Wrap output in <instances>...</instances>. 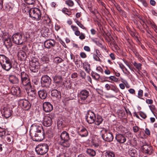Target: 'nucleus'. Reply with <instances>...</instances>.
Here are the masks:
<instances>
[{
	"mask_svg": "<svg viewBox=\"0 0 157 157\" xmlns=\"http://www.w3.org/2000/svg\"><path fill=\"white\" fill-rule=\"evenodd\" d=\"M57 141L59 145L66 148L69 147L72 143L69 134L65 131L61 133L58 137Z\"/></svg>",
	"mask_w": 157,
	"mask_h": 157,
	"instance_id": "1",
	"label": "nucleus"
},
{
	"mask_svg": "<svg viewBox=\"0 0 157 157\" xmlns=\"http://www.w3.org/2000/svg\"><path fill=\"white\" fill-rule=\"evenodd\" d=\"M33 140L36 141H40L44 139L43 128L41 127L35 126L33 130H31Z\"/></svg>",
	"mask_w": 157,
	"mask_h": 157,
	"instance_id": "2",
	"label": "nucleus"
},
{
	"mask_svg": "<svg viewBox=\"0 0 157 157\" xmlns=\"http://www.w3.org/2000/svg\"><path fill=\"white\" fill-rule=\"evenodd\" d=\"M13 42L18 45L21 44L24 42L26 41L27 37L20 33H17L13 34L12 36Z\"/></svg>",
	"mask_w": 157,
	"mask_h": 157,
	"instance_id": "3",
	"label": "nucleus"
},
{
	"mask_svg": "<svg viewBox=\"0 0 157 157\" xmlns=\"http://www.w3.org/2000/svg\"><path fill=\"white\" fill-rule=\"evenodd\" d=\"M103 132V133L101 134V136L104 140L109 142H110L113 140V136L110 130L103 128L101 131V132Z\"/></svg>",
	"mask_w": 157,
	"mask_h": 157,
	"instance_id": "4",
	"label": "nucleus"
},
{
	"mask_svg": "<svg viewBox=\"0 0 157 157\" xmlns=\"http://www.w3.org/2000/svg\"><path fill=\"white\" fill-rule=\"evenodd\" d=\"M48 145L45 144L38 145L35 148V150L37 154L43 155L46 154L48 150Z\"/></svg>",
	"mask_w": 157,
	"mask_h": 157,
	"instance_id": "5",
	"label": "nucleus"
},
{
	"mask_svg": "<svg viewBox=\"0 0 157 157\" xmlns=\"http://www.w3.org/2000/svg\"><path fill=\"white\" fill-rule=\"evenodd\" d=\"M29 14L30 17L39 20L41 17V13L40 10L36 8H31L29 10Z\"/></svg>",
	"mask_w": 157,
	"mask_h": 157,
	"instance_id": "6",
	"label": "nucleus"
},
{
	"mask_svg": "<svg viewBox=\"0 0 157 157\" xmlns=\"http://www.w3.org/2000/svg\"><path fill=\"white\" fill-rule=\"evenodd\" d=\"M21 84L24 86L31 87L29 76L25 72L23 71L21 74Z\"/></svg>",
	"mask_w": 157,
	"mask_h": 157,
	"instance_id": "7",
	"label": "nucleus"
},
{
	"mask_svg": "<svg viewBox=\"0 0 157 157\" xmlns=\"http://www.w3.org/2000/svg\"><path fill=\"white\" fill-rule=\"evenodd\" d=\"M19 105L25 110H28L31 107V104L29 101L25 99H20L19 101Z\"/></svg>",
	"mask_w": 157,
	"mask_h": 157,
	"instance_id": "8",
	"label": "nucleus"
},
{
	"mask_svg": "<svg viewBox=\"0 0 157 157\" xmlns=\"http://www.w3.org/2000/svg\"><path fill=\"white\" fill-rule=\"evenodd\" d=\"M95 115L94 113L91 111H88L86 116V119L89 124L94 122Z\"/></svg>",
	"mask_w": 157,
	"mask_h": 157,
	"instance_id": "9",
	"label": "nucleus"
},
{
	"mask_svg": "<svg viewBox=\"0 0 157 157\" xmlns=\"http://www.w3.org/2000/svg\"><path fill=\"white\" fill-rule=\"evenodd\" d=\"M39 63L36 60L31 61L30 63L29 68L30 70L33 72L36 73L38 72L39 68Z\"/></svg>",
	"mask_w": 157,
	"mask_h": 157,
	"instance_id": "10",
	"label": "nucleus"
},
{
	"mask_svg": "<svg viewBox=\"0 0 157 157\" xmlns=\"http://www.w3.org/2000/svg\"><path fill=\"white\" fill-rule=\"evenodd\" d=\"M51 82V78L47 75L43 76L41 78V82L42 86H48L50 84Z\"/></svg>",
	"mask_w": 157,
	"mask_h": 157,
	"instance_id": "11",
	"label": "nucleus"
},
{
	"mask_svg": "<svg viewBox=\"0 0 157 157\" xmlns=\"http://www.w3.org/2000/svg\"><path fill=\"white\" fill-rule=\"evenodd\" d=\"M12 112L11 109L7 106L4 107L1 111L2 116L6 118H9L11 116Z\"/></svg>",
	"mask_w": 157,
	"mask_h": 157,
	"instance_id": "12",
	"label": "nucleus"
},
{
	"mask_svg": "<svg viewBox=\"0 0 157 157\" xmlns=\"http://www.w3.org/2000/svg\"><path fill=\"white\" fill-rule=\"evenodd\" d=\"M56 42L54 39L46 40L44 43V45L47 49H50L55 47Z\"/></svg>",
	"mask_w": 157,
	"mask_h": 157,
	"instance_id": "13",
	"label": "nucleus"
},
{
	"mask_svg": "<svg viewBox=\"0 0 157 157\" xmlns=\"http://www.w3.org/2000/svg\"><path fill=\"white\" fill-rule=\"evenodd\" d=\"M89 91L86 90H82L79 94V97L82 100L85 101L89 96Z\"/></svg>",
	"mask_w": 157,
	"mask_h": 157,
	"instance_id": "14",
	"label": "nucleus"
},
{
	"mask_svg": "<svg viewBox=\"0 0 157 157\" xmlns=\"http://www.w3.org/2000/svg\"><path fill=\"white\" fill-rule=\"evenodd\" d=\"M52 123V118L49 116H45L44 118L43 123L46 127L50 126Z\"/></svg>",
	"mask_w": 157,
	"mask_h": 157,
	"instance_id": "15",
	"label": "nucleus"
},
{
	"mask_svg": "<svg viewBox=\"0 0 157 157\" xmlns=\"http://www.w3.org/2000/svg\"><path fill=\"white\" fill-rule=\"evenodd\" d=\"M43 108L44 111L46 112L51 111L53 109L52 105L49 102H45L43 105Z\"/></svg>",
	"mask_w": 157,
	"mask_h": 157,
	"instance_id": "16",
	"label": "nucleus"
},
{
	"mask_svg": "<svg viewBox=\"0 0 157 157\" xmlns=\"http://www.w3.org/2000/svg\"><path fill=\"white\" fill-rule=\"evenodd\" d=\"M12 62V61L8 57L2 54L0 55V63L1 64H5Z\"/></svg>",
	"mask_w": 157,
	"mask_h": 157,
	"instance_id": "17",
	"label": "nucleus"
},
{
	"mask_svg": "<svg viewBox=\"0 0 157 157\" xmlns=\"http://www.w3.org/2000/svg\"><path fill=\"white\" fill-rule=\"evenodd\" d=\"M141 148L144 152L146 153L150 154L152 153L153 151L152 147L147 144L143 145L141 147Z\"/></svg>",
	"mask_w": 157,
	"mask_h": 157,
	"instance_id": "18",
	"label": "nucleus"
},
{
	"mask_svg": "<svg viewBox=\"0 0 157 157\" xmlns=\"http://www.w3.org/2000/svg\"><path fill=\"white\" fill-rule=\"evenodd\" d=\"M115 139L120 144H123L126 140V137L124 135L122 134H118L116 135Z\"/></svg>",
	"mask_w": 157,
	"mask_h": 157,
	"instance_id": "19",
	"label": "nucleus"
},
{
	"mask_svg": "<svg viewBox=\"0 0 157 157\" xmlns=\"http://www.w3.org/2000/svg\"><path fill=\"white\" fill-rule=\"evenodd\" d=\"M11 93L14 95L17 96H21V90L20 88L18 86L16 87H12L11 89Z\"/></svg>",
	"mask_w": 157,
	"mask_h": 157,
	"instance_id": "20",
	"label": "nucleus"
},
{
	"mask_svg": "<svg viewBox=\"0 0 157 157\" xmlns=\"http://www.w3.org/2000/svg\"><path fill=\"white\" fill-rule=\"evenodd\" d=\"M40 98L42 99H45L47 96V93L46 91L44 90H40L38 92Z\"/></svg>",
	"mask_w": 157,
	"mask_h": 157,
	"instance_id": "21",
	"label": "nucleus"
},
{
	"mask_svg": "<svg viewBox=\"0 0 157 157\" xmlns=\"http://www.w3.org/2000/svg\"><path fill=\"white\" fill-rule=\"evenodd\" d=\"M2 69L6 71H9L12 67V62L5 64H1Z\"/></svg>",
	"mask_w": 157,
	"mask_h": 157,
	"instance_id": "22",
	"label": "nucleus"
},
{
	"mask_svg": "<svg viewBox=\"0 0 157 157\" xmlns=\"http://www.w3.org/2000/svg\"><path fill=\"white\" fill-rule=\"evenodd\" d=\"M51 94L52 97L59 99L61 98V95L60 91L56 89H53L51 91Z\"/></svg>",
	"mask_w": 157,
	"mask_h": 157,
	"instance_id": "23",
	"label": "nucleus"
},
{
	"mask_svg": "<svg viewBox=\"0 0 157 157\" xmlns=\"http://www.w3.org/2000/svg\"><path fill=\"white\" fill-rule=\"evenodd\" d=\"M53 79L56 84H61L63 81L62 77L60 75H56L53 77Z\"/></svg>",
	"mask_w": 157,
	"mask_h": 157,
	"instance_id": "24",
	"label": "nucleus"
},
{
	"mask_svg": "<svg viewBox=\"0 0 157 157\" xmlns=\"http://www.w3.org/2000/svg\"><path fill=\"white\" fill-rule=\"evenodd\" d=\"M9 78V81L13 84H17L19 82V80L18 78L15 75H10Z\"/></svg>",
	"mask_w": 157,
	"mask_h": 157,
	"instance_id": "25",
	"label": "nucleus"
},
{
	"mask_svg": "<svg viewBox=\"0 0 157 157\" xmlns=\"http://www.w3.org/2000/svg\"><path fill=\"white\" fill-rule=\"evenodd\" d=\"M4 44L7 48H10L12 45V43L10 37H7L4 40Z\"/></svg>",
	"mask_w": 157,
	"mask_h": 157,
	"instance_id": "26",
	"label": "nucleus"
},
{
	"mask_svg": "<svg viewBox=\"0 0 157 157\" xmlns=\"http://www.w3.org/2000/svg\"><path fill=\"white\" fill-rule=\"evenodd\" d=\"M103 121V119L101 116L97 115V117L95 119L94 122L96 125H99Z\"/></svg>",
	"mask_w": 157,
	"mask_h": 157,
	"instance_id": "27",
	"label": "nucleus"
},
{
	"mask_svg": "<svg viewBox=\"0 0 157 157\" xmlns=\"http://www.w3.org/2000/svg\"><path fill=\"white\" fill-rule=\"evenodd\" d=\"M29 91L28 92V94L29 96H30L33 98H33L31 99L32 101L33 99H36V98L35 97L36 95V91L35 90H32L31 89L29 90Z\"/></svg>",
	"mask_w": 157,
	"mask_h": 157,
	"instance_id": "28",
	"label": "nucleus"
},
{
	"mask_svg": "<svg viewBox=\"0 0 157 157\" xmlns=\"http://www.w3.org/2000/svg\"><path fill=\"white\" fill-rule=\"evenodd\" d=\"M26 53L23 50H20L18 52L17 56L20 58V59L23 60L25 59Z\"/></svg>",
	"mask_w": 157,
	"mask_h": 157,
	"instance_id": "29",
	"label": "nucleus"
},
{
	"mask_svg": "<svg viewBox=\"0 0 157 157\" xmlns=\"http://www.w3.org/2000/svg\"><path fill=\"white\" fill-rule=\"evenodd\" d=\"M79 134L82 137H85L87 136V131L85 128H83L79 132Z\"/></svg>",
	"mask_w": 157,
	"mask_h": 157,
	"instance_id": "30",
	"label": "nucleus"
},
{
	"mask_svg": "<svg viewBox=\"0 0 157 157\" xmlns=\"http://www.w3.org/2000/svg\"><path fill=\"white\" fill-rule=\"evenodd\" d=\"M86 153L91 157H94L96 155L95 151L93 149L90 148L87 149Z\"/></svg>",
	"mask_w": 157,
	"mask_h": 157,
	"instance_id": "31",
	"label": "nucleus"
},
{
	"mask_svg": "<svg viewBox=\"0 0 157 157\" xmlns=\"http://www.w3.org/2000/svg\"><path fill=\"white\" fill-rule=\"evenodd\" d=\"M104 154L106 157H115V156L114 153L112 151H106Z\"/></svg>",
	"mask_w": 157,
	"mask_h": 157,
	"instance_id": "32",
	"label": "nucleus"
},
{
	"mask_svg": "<svg viewBox=\"0 0 157 157\" xmlns=\"http://www.w3.org/2000/svg\"><path fill=\"white\" fill-rule=\"evenodd\" d=\"M92 77L96 80H98L100 78V75L97 73L92 71L91 73Z\"/></svg>",
	"mask_w": 157,
	"mask_h": 157,
	"instance_id": "33",
	"label": "nucleus"
},
{
	"mask_svg": "<svg viewBox=\"0 0 157 157\" xmlns=\"http://www.w3.org/2000/svg\"><path fill=\"white\" fill-rule=\"evenodd\" d=\"M133 64L134 66L138 70V73L139 74V72L141 69L142 64L140 63H137L135 61L133 63Z\"/></svg>",
	"mask_w": 157,
	"mask_h": 157,
	"instance_id": "34",
	"label": "nucleus"
},
{
	"mask_svg": "<svg viewBox=\"0 0 157 157\" xmlns=\"http://www.w3.org/2000/svg\"><path fill=\"white\" fill-rule=\"evenodd\" d=\"M63 61V60L59 57H56L54 58V62L57 64L62 63Z\"/></svg>",
	"mask_w": 157,
	"mask_h": 157,
	"instance_id": "35",
	"label": "nucleus"
},
{
	"mask_svg": "<svg viewBox=\"0 0 157 157\" xmlns=\"http://www.w3.org/2000/svg\"><path fill=\"white\" fill-rule=\"evenodd\" d=\"M137 151L135 149H132L128 151V153L132 157H135V155L136 154Z\"/></svg>",
	"mask_w": 157,
	"mask_h": 157,
	"instance_id": "36",
	"label": "nucleus"
},
{
	"mask_svg": "<svg viewBox=\"0 0 157 157\" xmlns=\"http://www.w3.org/2000/svg\"><path fill=\"white\" fill-rule=\"evenodd\" d=\"M65 4L70 7H72L74 5L73 2L71 0H67L65 1Z\"/></svg>",
	"mask_w": 157,
	"mask_h": 157,
	"instance_id": "37",
	"label": "nucleus"
},
{
	"mask_svg": "<svg viewBox=\"0 0 157 157\" xmlns=\"http://www.w3.org/2000/svg\"><path fill=\"white\" fill-rule=\"evenodd\" d=\"M62 11L63 13L67 15L68 16H70L71 14V12L66 8H64L63 9Z\"/></svg>",
	"mask_w": 157,
	"mask_h": 157,
	"instance_id": "38",
	"label": "nucleus"
},
{
	"mask_svg": "<svg viewBox=\"0 0 157 157\" xmlns=\"http://www.w3.org/2000/svg\"><path fill=\"white\" fill-rule=\"evenodd\" d=\"M63 85L67 88H70L71 87V83L69 80L65 81L63 82Z\"/></svg>",
	"mask_w": 157,
	"mask_h": 157,
	"instance_id": "39",
	"label": "nucleus"
},
{
	"mask_svg": "<svg viewBox=\"0 0 157 157\" xmlns=\"http://www.w3.org/2000/svg\"><path fill=\"white\" fill-rule=\"evenodd\" d=\"M84 68L87 73H89L90 71V67L89 64L85 65V66L84 67Z\"/></svg>",
	"mask_w": 157,
	"mask_h": 157,
	"instance_id": "40",
	"label": "nucleus"
},
{
	"mask_svg": "<svg viewBox=\"0 0 157 157\" xmlns=\"http://www.w3.org/2000/svg\"><path fill=\"white\" fill-rule=\"evenodd\" d=\"M41 61L44 63H46L49 61V59L47 55L44 56L41 59Z\"/></svg>",
	"mask_w": 157,
	"mask_h": 157,
	"instance_id": "41",
	"label": "nucleus"
},
{
	"mask_svg": "<svg viewBox=\"0 0 157 157\" xmlns=\"http://www.w3.org/2000/svg\"><path fill=\"white\" fill-rule=\"evenodd\" d=\"M25 2L29 5H33L36 2V0H24Z\"/></svg>",
	"mask_w": 157,
	"mask_h": 157,
	"instance_id": "42",
	"label": "nucleus"
},
{
	"mask_svg": "<svg viewBox=\"0 0 157 157\" xmlns=\"http://www.w3.org/2000/svg\"><path fill=\"white\" fill-rule=\"evenodd\" d=\"M109 78L111 80L110 82H112V81L117 82L118 81V79L113 76H111L109 77Z\"/></svg>",
	"mask_w": 157,
	"mask_h": 157,
	"instance_id": "43",
	"label": "nucleus"
},
{
	"mask_svg": "<svg viewBox=\"0 0 157 157\" xmlns=\"http://www.w3.org/2000/svg\"><path fill=\"white\" fill-rule=\"evenodd\" d=\"M43 21L44 24L46 23L49 26L50 25V24H51V23L50 19L49 17H47L46 19H45Z\"/></svg>",
	"mask_w": 157,
	"mask_h": 157,
	"instance_id": "44",
	"label": "nucleus"
},
{
	"mask_svg": "<svg viewBox=\"0 0 157 157\" xmlns=\"http://www.w3.org/2000/svg\"><path fill=\"white\" fill-rule=\"evenodd\" d=\"M79 74L81 77L83 79H85L86 77L85 73L82 70L79 71Z\"/></svg>",
	"mask_w": 157,
	"mask_h": 157,
	"instance_id": "45",
	"label": "nucleus"
},
{
	"mask_svg": "<svg viewBox=\"0 0 157 157\" xmlns=\"http://www.w3.org/2000/svg\"><path fill=\"white\" fill-rule=\"evenodd\" d=\"M94 42L98 46L101 48L102 49L104 48V46L102 45L101 43H100L99 41L95 40Z\"/></svg>",
	"mask_w": 157,
	"mask_h": 157,
	"instance_id": "46",
	"label": "nucleus"
},
{
	"mask_svg": "<svg viewBox=\"0 0 157 157\" xmlns=\"http://www.w3.org/2000/svg\"><path fill=\"white\" fill-rule=\"evenodd\" d=\"M6 133V132L2 128H0V137H2L4 136Z\"/></svg>",
	"mask_w": 157,
	"mask_h": 157,
	"instance_id": "47",
	"label": "nucleus"
},
{
	"mask_svg": "<svg viewBox=\"0 0 157 157\" xmlns=\"http://www.w3.org/2000/svg\"><path fill=\"white\" fill-rule=\"evenodd\" d=\"M111 86L110 89L116 92H117L118 89L117 86L112 85H111Z\"/></svg>",
	"mask_w": 157,
	"mask_h": 157,
	"instance_id": "48",
	"label": "nucleus"
},
{
	"mask_svg": "<svg viewBox=\"0 0 157 157\" xmlns=\"http://www.w3.org/2000/svg\"><path fill=\"white\" fill-rule=\"evenodd\" d=\"M120 14L123 17H126L125 12L122 10H121L119 11Z\"/></svg>",
	"mask_w": 157,
	"mask_h": 157,
	"instance_id": "49",
	"label": "nucleus"
},
{
	"mask_svg": "<svg viewBox=\"0 0 157 157\" xmlns=\"http://www.w3.org/2000/svg\"><path fill=\"white\" fill-rule=\"evenodd\" d=\"M140 128L137 126H135L133 127V130L134 132H137L138 131Z\"/></svg>",
	"mask_w": 157,
	"mask_h": 157,
	"instance_id": "50",
	"label": "nucleus"
},
{
	"mask_svg": "<svg viewBox=\"0 0 157 157\" xmlns=\"http://www.w3.org/2000/svg\"><path fill=\"white\" fill-rule=\"evenodd\" d=\"M124 109H125V110L127 115L129 114L130 116H132V114L130 111H129V109H128L127 107H124Z\"/></svg>",
	"mask_w": 157,
	"mask_h": 157,
	"instance_id": "51",
	"label": "nucleus"
},
{
	"mask_svg": "<svg viewBox=\"0 0 157 157\" xmlns=\"http://www.w3.org/2000/svg\"><path fill=\"white\" fill-rule=\"evenodd\" d=\"M114 6L116 7L117 10L118 11H119L120 10H121V7H120L119 5L117 4V3H115L114 4Z\"/></svg>",
	"mask_w": 157,
	"mask_h": 157,
	"instance_id": "52",
	"label": "nucleus"
},
{
	"mask_svg": "<svg viewBox=\"0 0 157 157\" xmlns=\"http://www.w3.org/2000/svg\"><path fill=\"white\" fill-rule=\"evenodd\" d=\"M140 115L143 119H145L147 117V116L143 112H140Z\"/></svg>",
	"mask_w": 157,
	"mask_h": 157,
	"instance_id": "53",
	"label": "nucleus"
},
{
	"mask_svg": "<svg viewBox=\"0 0 157 157\" xmlns=\"http://www.w3.org/2000/svg\"><path fill=\"white\" fill-rule=\"evenodd\" d=\"M85 38V34L82 33H81V34L79 35V38L81 40L84 39Z\"/></svg>",
	"mask_w": 157,
	"mask_h": 157,
	"instance_id": "54",
	"label": "nucleus"
},
{
	"mask_svg": "<svg viewBox=\"0 0 157 157\" xmlns=\"http://www.w3.org/2000/svg\"><path fill=\"white\" fill-rule=\"evenodd\" d=\"M78 77V74L77 73H74L71 74V77L72 78H75Z\"/></svg>",
	"mask_w": 157,
	"mask_h": 157,
	"instance_id": "55",
	"label": "nucleus"
},
{
	"mask_svg": "<svg viewBox=\"0 0 157 157\" xmlns=\"http://www.w3.org/2000/svg\"><path fill=\"white\" fill-rule=\"evenodd\" d=\"M111 85H110L109 84H106L105 86V87L106 89L109 90L110 89Z\"/></svg>",
	"mask_w": 157,
	"mask_h": 157,
	"instance_id": "56",
	"label": "nucleus"
},
{
	"mask_svg": "<svg viewBox=\"0 0 157 157\" xmlns=\"http://www.w3.org/2000/svg\"><path fill=\"white\" fill-rule=\"evenodd\" d=\"M80 56L82 58H84L86 57V54L83 52H82L80 53Z\"/></svg>",
	"mask_w": 157,
	"mask_h": 157,
	"instance_id": "57",
	"label": "nucleus"
},
{
	"mask_svg": "<svg viewBox=\"0 0 157 157\" xmlns=\"http://www.w3.org/2000/svg\"><path fill=\"white\" fill-rule=\"evenodd\" d=\"M71 27L72 28V29L75 32L76 31L78 30V27L75 26H74V25H72L71 26Z\"/></svg>",
	"mask_w": 157,
	"mask_h": 157,
	"instance_id": "58",
	"label": "nucleus"
},
{
	"mask_svg": "<svg viewBox=\"0 0 157 157\" xmlns=\"http://www.w3.org/2000/svg\"><path fill=\"white\" fill-rule=\"evenodd\" d=\"M143 91L141 90H140L138 92V96L141 97L143 96Z\"/></svg>",
	"mask_w": 157,
	"mask_h": 157,
	"instance_id": "59",
	"label": "nucleus"
},
{
	"mask_svg": "<svg viewBox=\"0 0 157 157\" xmlns=\"http://www.w3.org/2000/svg\"><path fill=\"white\" fill-rule=\"evenodd\" d=\"M145 133L147 135H150V130L147 128L145 129Z\"/></svg>",
	"mask_w": 157,
	"mask_h": 157,
	"instance_id": "60",
	"label": "nucleus"
},
{
	"mask_svg": "<svg viewBox=\"0 0 157 157\" xmlns=\"http://www.w3.org/2000/svg\"><path fill=\"white\" fill-rule=\"evenodd\" d=\"M84 49L86 51L89 52L90 51V49L89 47L88 46H85L84 47Z\"/></svg>",
	"mask_w": 157,
	"mask_h": 157,
	"instance_id": "61",
	"label": "nucleus"
},
{
	"mask_svg": "<svg viewBox=\"0 0 157 157\" xmlns=\"http://www.w3.org/2000/svg\"><path fill=\"white\" fill-rule=\"evenodd\" d=\"M96 70L97 71H98L100 72H101V73H102L103 71V70L102 69L101 67H97L96 68Z\"/></svg>",
	"mask_w": 157,
	"mask_h": 157,
	"instance_id": "62",
	"label": "nucleus"
},
{
	"mask_svg": "<svg viewBox=\"0 0 157 157\" xmlns=\"http://www.w3.org/2000/svg\"><path fill=\"white\" fill-rule=\"evenodd\" d=\"M94 59L96 61H100V59L99 57L96 55H94Z\"/></svg>",
	"mask_w": 157,
	"mask_h": 157,
	"instance_id": "63",
	"label": "nucleus"
},
{
	"mask_svg": "<svg viewBox=\"0 0 157 157\" xmlns=\"http://www.w3.org/2000/svg\"><path fill=\"white\" fill-rule=\"evenodd\" d=\"M56 157H66V155L64 153H62L59 154Z\"/></svg>",
	"mask_w": 157,
	"mask_h": 157,
	"instance_id": "64",
	"label": "nucleus"
}]
</instances>
